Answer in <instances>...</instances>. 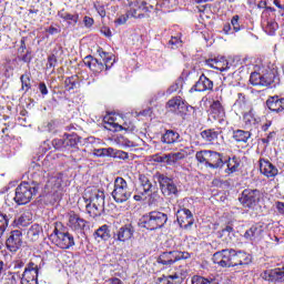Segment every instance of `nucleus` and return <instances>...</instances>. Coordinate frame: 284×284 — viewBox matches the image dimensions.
I'll list each match as a JSON object with an SVG mask.
<instances>
[{"label": "nucleus", "mask_w": 284, "mask_h": 284, "mask_svg": "<svg viewBox=\"0 0 284 284\" xmlns=\"http://www.w3.org/2000/svg\"><path fill=\"white\" fill-rule=\"evenodd\" d=\"M88 214L95 219L105 207V193L97 187H87L83 195Z\"/></svg>", "instance_id": "nucleus-1"}, {"label": "nucleus", "mask_w": 284, "mask_h": 284, "mask_svg": "<svg viewBox=\"0 0 284 284\" xmlns=\"http://www.w3.org/2000/svg\"><path fill=\"white\" fill-rule=\"evenodd\" d=\"M276 79V73L270 67H265L263 63L258 62L254 67V72L251 73L250 83L251 85H272Z\"/></svg>", "instance_id": "nucleus-2"}, {"label": "nucleus", "mask_w": 284, "mask_h": 284, "mask_svg": "<svg viewBox=\"0 0 284 284\" xmlns=\"http://www.w3.org/2000/svg\"><path fill=\"white\" fill-rule=\"evenodd\" d=\"M142 223L145 230H161L168 223V214L161 211H151L143 215Z\"/></svg>", "instance_id": "nucleus-3"}, {"label": "nucleus", "mask_w": 284, "mask_h": 284, "mask_svg": "<svg viewBox=\"0 0 284 284\" xmlns=\"http://www.w3.org/2000/svg\"><path fill=\"white\" fill-rule=\"evenodd\" d=\"M195 159L199 163H205L207 168H212L213 170L223 168V155L216 151H199L195 154Z\"/></svg>", "instance_id": "nucleus-4"}, {"label": "nucleus", "mask_w": 284, "mask_h": 284, "mask_svg": "<svg viewBox=\"0 0 284 284\" xmlns=\"http://www.w3.org/2000/svg\"><path fill=\"white\" fill-rule=\"evenodd\" d=\"M115 203H125L132 196V189L128 185V181L123 178H116L111 193Z\"/></svg>", "instance_id": "nucleus-5"}, {"label": "nucleus", "mask_w": 284, "mask_h": 284, "mask_svg": "<svg viewBox=\"0 0 284 284\" xmlns=\"http://www.w3.org/2000/svg\"><path fill=\"white\" fill-rule=\"evenodd\" d=\"M34 194H37V186H32L30 182H22L16 189L13 201L17 205H28V203L32 201Z\"/></svg>", "instance_id": "nucleus-6"}, {"label": "nucleus", "mask_w": 284, "mask_h": 284, "mask_svg": "<svg viewBox=\"0 0 284 284\" xmlns=\"http://www.w3.org/2000/svg\"><path fill=\"white\" fill-rule=\"evenodd\" d=\"M49 240L60 250H70V247H74V236L57 227L50 234Z\"/></svg>", "instance_id": "nucleus-7"}, {"label": "nucleus", "mask_w": 284, "mask_h": 284, "mask_svg": "<svg viewBox=\"0 0 284 284\" xmlns=\"http://www.w3.org/2000/svg\"><path fill=\"white\" fill-rule=\"evenodd\" d=\"M263 199V194L261 191L256 189H245L240 197L239 201L241 205L244 207H247L248 210H254L258 203H261V200Z\"/></svg>", "instance_id": "nucleus-8"}, {"label": "nucleus", "mask_w": 284, "mask_h": 284, "mask_svg": "<svg viewBox=\"0 0 284 284\" xmlns=\"http://www.w3.org/2000/svg\"><path fill=\"white\" fill-rule=\"evenodd\" d=\"M154 180L158 181L160 184L162 194L164 196H172L173 194H179V189L176 187V184H174V180L168 178V175L156 172L154 174Z\"/></svg>", "instance_id": "nucleus-9"}, {"label": "nucleus", "mask_w": 284, "mask_h": 284, "mask_svg": "<svg viewBox=\"0 0 284 284\" xmlns=\"http://www.w3.org/2000/svg\"><path fill=\"white\" fill-rule=\"evenodd\" d=\"M192 254L189 252H181V251H170L164 252L160 255L158 263L161 265H174L178 261H187L191 258Z\"/></svg>", "instance_id": "nucleus-10"}, {"label": "nucleus", "mask_w": 284, "mask_h": 284, "mask_svg": "<svg viewBox=\"0 0 284 284\" xmlns=\"http://www.w3.org/2000/svg\"><path fill=\"white\" fill-rule=\"evenodd\" d=\"M103 123L105 130L110 132H121L122 130H126L121 123H123V118L115 113H109L103 118Z\"/></svg>", "instance_id": "nucleus-11"}, {"label": "nucleus", "mask_w": 284, "mask_h": 284, "mask_svg": "<svg viewBox=\"0 0 284 284\" xmlns=\"http://www.w3.org/2000/svg\"><path fill=\"white\" fill-rule=\"evenodd\" d=\"M23 245V233L19 230L11 231L7 241H6V247L9 250V252L16 253L21 250V246Z\"/></svg>", "instance_id": "nucleus-12"}, {"label": "nucleus", "mask_w": 284, "mask_h": 284, "mask_svg": "<svg viewBox=\"0 0 284 284\" xmlns=\"http://www.w3.org/2000/svg\"><path fill=\"white\" fill-rule=\"evenodd\" d=\"M233 248H225L213 254L212 261L220 267H232Z\"/></svg>", "instance_id": "nucleus-13"}, {"label": "nucleus", "mask_w": 284, "mask_h": 284, "mask_svg": "<svg viewBox=\"0 0 284 284\" xmlns=\"http://www.w3.org/2000/svg\"><path fill=\"white\" fill-rule=\"evenodd\" d=\"M38 278H39V266L31 262L24 268L20 283L21 284H39Z\"/></svg>", "instance_id": "nucleus-14"}, {"label": "nucleus", "mask_w": 284, "mask_h": 284, "mask_svg": "<svg viewBox=\"0 0 284 284\" xmlns=\"http://www.w3.org/2000/svg\"><path fill=\"white\" fill-rule=\"evenodd\" d=\"M29 176L34 185H39L50 176V173H47L41 165L33 163L29 169Z\"/></svg>", "instance_id": "nucleus-15"}, {"label": "nucleus", "mask_w": 284, "mask_h": 284, "mask_svg": "<svg viewBox=\"0 0 284 284\" xmlns=\"http://www.w3.org/2000/svg\"><path fill=\"white\" fill-rule=\"evenodd\" d=\"M134 236V226L132 224H126L120 227L114 234L113 240L116 243H128Z\"/></svg>", "instance_id": "nucleus-16"}, {"label": "nucleus", "mask_w": 284, "mask_h": 284, "mask_svg": "<svg viewBox=\"0 0 284 284\" xmlns=\"http://www.w3.org/2000/svg\"><path fill=\"white\" fill-rule=\"evenodd\" d=\"M166 108L170 109L171 112H178V114H185L187 110H190V105H187V102L183 100L181 97H175L168 101Z\"/></svg>", "instance_id": "nucleus-17"}, {"label": "nucleus", "mask_w": 284, "mask_h": 284, "mask_svg": "<svg viewBox=\"0 0 284 284\" xmlns=\"http://www.w3.org/2000/svg\"><path fill=\"white\" fill-rule=\"evenodd\" d=\"M178 223L187 230L191 225H194V216L192 215V211L189 209H180L176 213Z\"/></svg>", "instance_id": "nucleus-18"}, {"label": "nucleus", "mask_w": 284, "mask_h": 284, "mask_svg": "<svg viewBox=\"0 0 284 284\" xmlns=\"http://www.w3.org/2000/svg\"><path fill=\"white\" fill-rule=\"evenodd\" d=\"M262 278L271 283H284V266L282 268L264 271Z\"/></svg>", "instance_id": "nucleus-19"}, {"label": "nucleus", "mask_w": 284, "mask_h": 284, "mask_svg": "<svg viewBox=\"0 0 284 284\" xmlns=\"http://www.w3.org/2000/svg\"><path fill=\"white\" fill-rule=\"evenodd\" d=\"M262 28L266 34L274 37L276 30H278V22L272 18H267V11H264L262 16Z\"/></svg>", "instance_id": "nucleus-20"}, {"label": "nucleus", "mask_w": 284, "mask_h": 284, "mask_svg": "<svg viewBox=\"0 0 284 284\" xmlns=\"http://www.w3.org/2000/svg\"><path fill=\"white\" fill-rule=\"evenodd\" d=\"M243 237L245 241L254 243L256 241H261L263 239V225L255 224L245 231Z\"/></svg>", "instance_id": "nucleus-21"}, {"label": "nucleus", "mask_w": 284, "mask_h": 284, "mask_svg": "<svg viewBox=\"0 0 284 284\" xmlns=\"http://www.w3.org/2000/svg\"><path fill=\"white\" fill-rule=\"evenodd\" d=\"M85 220L79 216V214L74 212L69 213L68 226L73 232H83V230L85 229Z\"/></svg>", "instance_id": "nucleus-22"}, {"label": "nucleus", "mask_w": 284, "mask_h": 284, "mask_svg": "<svg viewBox=\"0 0 284 284\" xmlns=\"http://www.w3.org/2000/svg\"><path fill=\"white\" fill-rule=\"evenodd\" d=\"M221 101H223L222 97H220V99L217 100H213V102L210 105V115L215 121H223V116H225V109L223 108Z\"/></svg>", "instance_id": "nucleus-23"}, {"label": "nucleus", "mask_w": 284, "mask_h": 284, "mask_svg": "<svg viewBox=\"0 0 284 284\" xmlns=\"http://www.w3.org/2000/svg\"><path fill=\"white\" fill-rule=\"evenodd\" d=\"M260 172L267 179H272L278 174V169L270 162V160L260 159Z\"/></svg>", "instance_id": "nucleus-24"}, {"label": "nucleus", "mask_w": 284, "mask_h": 284, "mask_svg": "<svg viewBox=\"0 0 284 284\" xmlns=\"http://www.w3.org/2000/svg\"><path fill=\"white\" fill-rule=\"evenodd\" d=\"M93 239L98 243H105V241H110L112 239V233L110 231V226L108 224H103L93 233Z\"/></svg>", "instance_id": "nucleus-25"}, {"label": "nucleus", "mask_w": 284, "mask_h": 284, "mask_svg": "<svg viewBox=\"0 0 284 284\" xmlns=\"http://www.w3.org/2000/svg\"><path fill=\"white\" fill-rule=\"evenodd\" d=\"M214 82L210 80L205 74H202L195 85L191 90H195V92H206V90H213Z\"/></svg>", "instance_id": "nucleus-26"}, {"label": "nucleus", "mask_w": 284, "mask_h": 284, "mask_svg": "<svg viewBox=\"0 0 284 284\" xmlns=\"http://www.w3.org/2000/svg\"><path fill=\"white\" fill-rule=\"evenodd\" d=\"M84 65H87V68H89L95 74H99L100 72H103V70H105V65L103 64V62L99 61L92 55H88L84 58Z\"/></svg>", "instance_id": "nucleus-27"}, {"label": "nucleus", "mask_w": 284, "mask_h": 284, "mask_svg": "<svg viewBox=\"0 0 284 284\" xmlns=\"http://www.w3.org/2000/svg\"><path fill=\"white\" fill-rule=\"evenodd\" d=\"M266 105L271 112H284V98H278V95L270 97Z\"/></svg>", "instance_id": "nucleus-28"}, {"label": "nucleus", "mask_w": 284, "mask_h": 284, "mask_svg": "<svg viewBox=\"0 0 284 284\" xmlns=\"http://www.w3.org/2000/svg\"><path fill=\"white\" fill-rule=\"evenodd\" d=\"M179 141H181V134L174 130H166L161 138V142L166 145H174V143H179Z\"/></svg>", "instance_id": "nucleus-29"}, {"label": "nucleus", "mask_w": 284, "mask_h": 284, "mask_svg": "<svg viewBox=\"0 0 284 284\" xmlns=\"http://www.w3.org/2000/svg\"><path fill=\"white\" fill-rule=\"evenodd\" d=\"M187 156V152L185 150H180L175 153H168L166 154V165H176L179 161H183Z\"/></svg>", "instance_id": "nucleus-30"}, {"label": "nucleus", "mask_w": 284, "mask_h": 284, "mask_svg": "<svg viewBox=\"0 0 284 284\" xmlns=\"http://www.w3.org/2000/svg\"><path fill=\"white\" fill-rule=\"evenodd\" d=\"M243 121L247 128H252V125H258L261 123V118L251 109L243 115Z\"/></svg>", "instance_id": "nucleus-31"}, {"label": "nucleus", "mask_w": 284, "mask_h": 284, "mask_svg": "<svg viewBox=\"0 0 284 284\" xmlns=\"http://www.w3.org/2000/svg\"><path fill=\"white\" fill-rule=\"evenodd\" d=\"M63 184V174L54 173L48 179L47 185L51 187V190H59Z\"/></svg>", "instance_id": "nucleus-32"}, {"label": "nucleus", "mask_w": 284, "mask_h": 284, "mask_svg": "<svg viewBox=\"0 0 284 284\" xmlns=\"http://www.w3.org/2000/svg\"><path fill=\"white\" fill-rule=\"evenodd\" d=\"M206 65L209 68H213L214 70H220V72H225V70H229L230 67L227 65V60H217V59H210L206 61Z\"/></svg>", "instance_id": "nucleus-33"}, {"label": "nucleus", "mask_w": 284, "mask_h": 284, "mask_svg": "<svg viewBox=\"0 0 284 284\" xmlns=\"http://www.w3.org/2000/svg\"><path fill=\"white\" fill-rule=\"evenodd\" d=\"M58 17L64 21H68L69 26H77V23H79V14L69 13L64 9L58 12Z\"/></svg>", "instance_id": "nucleus-34"}, {"label": "nucleus", "mask_w": 284, "mask_h": 284, "mask_svg": "<svg viewBox=\"0 0 284 284\" xmlns=\"http://www.w3.org/2000/svg\"><path fill=\"white\" fill-rule=\"evenodd\" d=\"M32 221V213L30 211L23 212L14 223L18 227H28V224Z\"/></svg>", "instance_id": "nucleus-35"}, {"label": "nucleus", "mask_w": 284, "mask_h": 284, "mask_svg": "<svg viewBox=\"0 0 284 284\" xmlns=\"http://www.w3.org/2000/svg\"><path fill=\"white\" fill-rule=\"evenodd\" d=\"M240 165H241V160H239V158H236V156L229 158V160L226 161L225 173L234 174V172H236L239 170Z\"/></svg>", "instance_id": "nucleus-36"}, {"label": "nucleus", "mask_w": 284, "mask_h": 284, "mask_svg": "<svg viewBox=\"0 0 284 284\" xmlns=\"http://www.w3.org/2000/svg\"><path fill=\"white\" fill-rule=\"evenodd\" d=\"M201 136L206 143H214L219 139V131L214 129L204 130L201 132Z\"/></svg>", "instance_id": "nucleus-37"}, {"label": "nucleus", "mask_w": 284, "mask_h": 284, "mask_svg": "<svg viewBox=\"0 0 284 284\" xmlns=\"http://www.w3.org/2000/svg\"><path fill=\"white\" fill-rule=\"evenodd\" d=\"M192 284H219L216 277H203L201 275H193L191 278Z\"/></svg>", "instance_id": "nucleus-38"}, {"label": "nucleus", "mask_w": 284, "mask_h": 284, "mask_svg": "<svg viewBox=\"0 0 284 284\" xmlns=\"http://www.w3.org/2000/svg\"><path fill=\"white\" fill-rule=\"evenodd\" d=\"M252 134L248 131L236 130L233 132V139L237 143H247Z\"/></svg>", "instance_id": "nucleus-39"}, {"label": "nucleus", "mask_w": 284, "mask_h": 284, "mask_svg": "<svg viewBox=\"0 0 284 284\" xmlns=\"http://www.w3.org/2000/svg\"><path fill=\"white\" fill-rule=\"evenodd\" d=\"M219 236L223 239L225 243H232V241H234V227L225 226V229L220 232Z\"/></svg>", "instance_id": "nucleus-40"}, {"label": "nucleus", "mask_w": 284, "mask_h": 284, "mask_svg": "<svg viewBox=\"0 0 284 284\" xmlns=\"http://www.w3.org/2000/svg\"><path fill=\"white\" fill-rule=\"evenodd\" d=\"M139 181H140L139 190H142L144 194H150V191L152 190V182H150V178L142 174L140 175Z\"/></svg>", "instance_id": "nucleus-41"}, {"label": "nucleus", "mask_w": 284, "mask_h": 284, "mask_svg": "<svg viewBox=\"0 0 284 284\" xmlns=\"http://www.w3.org/2000/svg\"><path fill=\"white\" fill-rule=\"evenodd\" d=\"M41 234V226L39 224H33L27 232L29 241H39V235Z\"/></svg>", "instance_id": "nucleus-42"}, {"label": "nucleus", "mask_w": 284, "mask_h": 284, "mask_svg": "<svg viewBox=\"0 0 284 284\" xmlns=\"http://www.w3.org/2000/svg\"><path fill=\"white\" fill-rule=\"evenodd\" d=\"M94 156H114L116 151L113 148L108 149H95L93 151Z\"/></svg>", "instance_id": "nucleus-43"}, {"label": "nucleus", "mask_w": 284, "mask_h": 284, "mask_svg": "<svg viewBox=\"0 0 284 284\" xmlns=\"http://www.w3.org/2000/svg\"><path fill=\"white\" fill-rule=\"evenodd\" d=\"M135 6L138 7L139 12H142L143 17H145L148 12H152V10H154V7L148 6V2L145 1H136Z\"/></svg>", "instance_id": "nucleus-44"}, {"label": "nucleus", "mask_w": 284, "mask_h": 284, "mask_svg": "<svg viewBox=\"0 0 284 284\" xmlns=\"http://www.w3.org/2000/svg\"><path fill=\"white\" fill-rule=\"evenodd\" d=\"M129 16L133 19H143V12L139 11V8L136 7V2H133L130 4Z\"/></svg>", "instance_id": "nucleus-45"}, {"label": "nucleus", "mask_w": 284, "mask_h": 284, "mask_svg": "<svg viewBox=\"0 0 284 284\" xmlns=\"http://www.w3.org/2000/svg\"><path fill=\"white\" fill-rule=\"evenodd\" d=\"M10 223V220L8 219V215L0 214V239L6 234V230H8V225Z\"/></svg>", "instance_id": "nucleus-46"}, {"label": "nucleus", "mask_w": 284, "mask_h": 284, "mask_svg": "<svg viewBox=\"0 0 284 284\" xmlns=\"http://www.w3.org/2000/svg\"><path fill=\"white\" fill-rule=\"evenodd\" d=\"M240 265H250L252 263V256L245 252L239 251Z\"/></svg>", "instance_id": "nucleus-47"}, {"label": "nucleus", "mask_w": 284, "mask_h": 284, "mask_svg": "<svg viewBox=\"0 0 284 284\" xmlns=\"http://www.w3.org/2000/svg\"><path fill=\"white\" fill-rule=\"evenodd\" d=\"M20 80L22 83V90H24V92H28L30 90V88H32V84H30V75L22 74Z\"/></svg>", "instance_id": "nucleus-48"}, {"label": "nucleus", "mask_w": 284, "mask_h": 284, "mask_svg": "<svg viewBox=\"0 0 284 284\" xmlns=\"http://www.w3.org/2000/svg\"><path fill=\"white\" fill-rule=\"evenodd\" d=\"M79 143V140H77V136L69 135L67 139H64V145L65 148H77Z\"/></svg>", "instance_id": "nucleus-49"}, {"label": "nucleus", "mask_w": 284, "mask_h": 284, "mask_svg": "<svg viewBox=\"0 0 284 284\" xmlns=\"http://www.w3.org/2000/svg\"><path fill=\"white\" fill-rule=\"evenodd\" d=\"M118 144L121 145V148H133L134 146V142H132L123 136L118 138Z\"/></svg>", "instance_id": "nucleus-50"}, {"label": "nucleus", "mask_w": 284, "mask_h": 284, "mask_svg": "<svg viewBox=\"0 0 284 284\" xmlns=\"http://www.w3.org/2000/svg\"><path fill=\"white\" fill-rule=\"evenodd\" d=\"M237 265H241L240 254H239V251L236 252L233 248V254H232V260H231V267H236Z\"/></svg>", "instance_id": "nucleus-51"}, {"label": "nucleus", "mask_w": 284, "mask_h": 284, "mask_svg": "<svg viewBox=\"0 0 284 284\" xmlns=\"http://www.w3.org/2000/svg\"><path fill=\"white\" fill-rule=\"evenodd\" d=\"M241 18L239 16H234L231 20V26L233 27L234 32H240L241 22H239Z\"/></svg>", "instance_id": "nucleus-52"}, {"label": "nucleus", "mask_w": 284, "mask_h": 284, "mask_svg": "<svg viewBox=\"0 0 284 284\" xmlns=\"http://www.w3.org/2000/svg\"><path fill=\"white\" fill-rule=\"evenodd\" d=\"M130 13L126 12V14H122L116 20H115V23L116 26H123L125 23H128V20L130 19Z\"/></svg>", "instance_id": "nucleus-53"}, {"label": "nucleus", "mask_w": 284, "mask_h": 284, "mask_svg": "<svg viewBox=\"0 0 284 284\" xmlns=\"http://www.w3.org/2000/svg\"><path fill=\"white\" fill-rule=\"evenodd\" d=\"M170 45H172V48H179L181 45V43H183V41H181V37L176 36V37H171V40L169 41Z\"/></svg>", "instance_id": "nucleus-54"}, {"label": "nucleus", "mask_w": 284, "mask_h": 284, "mask_svg": "<svg viewBox=\"0 0 284 284\" xmlns=\"http://www.w3.org/2000/svg\"><path fill=\"white\" fill-rule=\"evenodd\" d=\"M55 67H57V55H54V54L49 55L48 62H47L48 70L55 68Z\"/></svg>", "instance_id": "nucleus-55"}, {"label": "nucleus", "mask_w": 284, "mask_h": 284, "mask_svg": "<svg viewBox=\"0 0 284 284\" xmlns=\"http://www.w3.org/2000/svg\"><path fill=\"white\" fill-rule=\"evenodd\" d=\"M52 145L55 148V150H61L65 148V140L54 139L52 141Z\"/></svg>", "instance_id": "nucleus-56"}, {"label": "nucleus", "mask_w": 284, "mask_h": 284, "mask_svg": "<svg viewBox=\"0 0 284 284\" xmlns=\"http://www.w3.org/2000/svg\"><path fill=\"white\" fill-rule=\"evenodd\" d=\"M153 161L155 163H165V165H168V154H164V155L155 154L153 155Z\"/></svg>", "instance_id": "nucleus-57"}, {"label": "nucleus", "mask_w": 284, "mask_h": 284, "mask_svg": "<svg viewBox=\"0 0 284 284\" xmlns=\"http://www.w3.org/2000/svg\"><path fill=\"white\" fill-rule=\"evenodd\" d=\"M146 194H150V193H145L143 192V190L139 189L138 194H135L133 199L134 201H145V199H148Z\"/></svg>", "instance_id": "nucleus-58"}, {"label": "nucleus", "mask_w": 284, "mask_h": 284, "mask_svg": "<svg viewBox=\"0 0 284 284\" xmlns=\"http://www.w3.org/2000/svg\"><path fill=\"white\" fill-rule=\"evenodd\" d=\"M94 8H95L98 14H100L102 17V19H103V17H105V7H103V4L97 2L94 4Z\"/></svg>", "instance_id": "nucleus-59"}, {"label": "nucleus", "mask_w": 284, "mask_h": 284, "mask_svg": "<svg viewBox=\"0 0 284 284\" xmlns=\"http://www.w3.org/2000/svg\"><path fill=\"white\" fill-rule=\"evenodd\" d=\"M103 65H105L106 70H110V68H112V65H114V60H112V57H106L103 60Z\"/></svg>", "instance_id": "nucleus-60"}, {"label": "nucleus", "mask_w": 284, "mask_h": 284, "mask_svg": "<svg viewBox=\"0 0 284 284\" xmlns=\"http://www.w3.org/2000/svg\"><path fill=\"white\" fill-rule=\"evenodd\" d=\"M83 23H84L85 28H92V26H94V19L85 16L83 19Z\"/></svg>", "instance_id": "nucleus-61"}, {"label": "nucleus", "mask_w": 284, "mask_h": 284, "mask_svg": "<svg viewBox=\"0 0 284 284\" xmlns=\"http://www.w3.org/2000/svg\"><path fill=\"white\" fill-rule=\"evenodd\" d=\"M39 91L41 92V94L45 95L48 94V87L42 82L39 84Z\"/></svg>", "instance_id": "nucleus-62"}, {"label": "nucleus", "mask_w": 284, "mask_h": 284, "mask_svg": "<svg viewBox=\"0 0 284 284\" xmlns=\"http://www.w3.org/2000/svg\"><path fill=\"white\" fill-rule=\"evenodd\" d=\"M276 210L280 212V214H284V203L276 202Z\"/></svg>", "instance_id": "nucleus-63"}, {"label": "nucleus", "mask_w": 284, "mask_h": 284, "mask_svg": "<svg viewBox=\"0 0 284 284\" xmlns=\"http://www.w3.org/2000/svg\"><path fill=\"white\" fill-rule=\"evenodd\" d=\"M106 283L108 284H123V282L118 277L110 278Z\"/></svg>", "instance_id": "nucleus-64"}]
</instances>
